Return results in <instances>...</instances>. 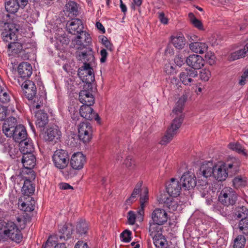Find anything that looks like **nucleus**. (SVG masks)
Segmentation results:
<instances>
[{"mask_svg":"<svg viewBox=\"0 0 248 248\" xmlns=\"http://www.w3.org/2000/svg\"><path fill=\"white\" fill-rule=\"evenodd\" d=\"M77 232L80 235L86 234L88 230L87 223L84 220L79 221L77 225Z\"/></svg>","mask_w":248,"mask_h":248,"instance_id":"obj_38","label":"nucleus"},{"mask_svg":"<svg viewBox=\"0 0 248 248\" xmlns=\"http://www.w3.org/2000/svg\"><path fill=\"white\" fill-rule=\"evenodd\" d=\"M208 186V183L206 181H203L202 184H201V182L199 181L198 182L197 184V188L199 189V190L201 192V196L202 197H205V196L206 195V193L205 192V191H203V192H202V190H204V189L206 188Z\"/></svg>","mask_w":248,"mask_h":248,"instance_id":"obj_53","label":"nucleus"},{"mask_svg":"<svg viewBox=\"0 0 248 248\" xmlns=\"http://www.w3.org/2000/svg\"><path fill=\"white\" fill-rule=\"evenodd\" d=\"M228 147L239 154H242L244 155H247V154L245 151V149L242 147V146L238 142H232L228 144Z\"/></svg>","mask_w":248,"mask_h":248,"instance_id":"obj_41","label":"nucleus"},{"mask_svg":"<svg viewBox=\"0 0 248 248\" xmlns=\"http://www.w3.org/2000/svg\"><path fill=\"white\" fill-rule=\"evenodd\" d=\"M228 237L226 236H224V237L218 238V244L220 243V247L221 248H225L227 245Z\"/></svg>","mask_w":248,"mask_h":248,"instance_id":"obj_58","label":"nucleus"},{"mask_svg":"<svg viewBox=\"0 0 248 248\" xmlns=\"http://www.w3.org/2000/svg\"><path fill=\"white\" fill-rule=\"evenodd\" d=\"M131 231L127 230H124L120 234V237L122 241L125 243L129 242L131 239Z\"/></svg>","mask_w":248,"mask_h":248,"instance_id":"obj_48","label":"nucleus"},{"mask_svg":"<svg viewBox=\"0 0 248 248\" xmlns=\"http://www.w3.org/2000/svg\"><path fill=\"white\" fill-rule=\"evenodd\" d=\"M53 238L51 237H49L46 244L44 245H43L42 248H54V245L52 244Z\"/></svg>","mask_w":248,"mask_h":248,"instance_id":"obj_60","label":"nucleus"},{"mask_svg":"<svg viewBox=\"0 0 248 248\" xmlns=\"http://www.w3.org/2000/svg\"><path fill=\"white\" fill-rule=\"evenodd\" d=\"M124 164L129 170L134 169L136 166L135 161L133 157L130 155L126 157L124 161Z\"/></svg>","mask_w":248,"mask_h":248,"instance_id":"obj_44","label":"nucleus"},{"mask_svg":"<svg viewBox=\"0 0 248 248\" xmlns=\"http://www.w3.org/2000/svg\"><path fill=\"white\" fill-rule=\"evenodd\" d=\"M198 73L197 70L193 69L186 68L184 72L180 73V80L185 85H189L193 81V78L197 77Z\"/></svg>","mask_w":248,"mask_h":248,"instance_id":"obj_22","label":"nucleus"},{"mask_svg":"<svg viewBox=\"0 0 248 248\" xmlns=\"http://www.w3.org/2000/svg\"><path fill=\"white\" fill-rule=\"evenodd\" d=\"M171 43L177 49H182L185 45V39L183 36L171 37Z\"/></svg>","mask_w":248,"mask_h":248,"instance_id":"obj_34","label":"nucleus"},{"mask_svg":"<svg viewBox=\"0 0 248 248\" xmlns=\"http://www.w3.org/2000/svg\"><path fill=\"white\" fill-rule=\"evenodd\" d=\"M239 229L245 235H248V218L241 219L239 224Z\"/></svg>","mask_w":248,"mask_h":248,"instance_id":"obj_45","label":"nucleus"},{"mask_svg":"<svg viewBox=\"0 0 248 248\" xmlns=\"http://www.w3.org/2000/svg\"><path fill=\"white\" fill-rule=\"evenodd\" d=\"M182 185L175 178H171L166 185V190L169 195L176 197L181 193Z\"/></svg>","mask_w":248,"mask_h":248,"instance_id":"obj_20","label":"nucleus"},{"mask_svg":"<svg viewBox=\"0 0 248 248\" xmlns=\"http://www.w3.org/2000/svg\"><path fill=\"white\" fill-rule=\"evenodd\" d=\"M248 215V210L245 206H242L238 207L235 212V217L241 219H246Z\"/></svg>","mask_w":248,"mask_h":248,"instance_id":"obj_40","label":"nucleus"},{"mask_svg":"<svg viewBox=\"0 0 248 248\" xmlns=\"http://www.w3.org/2000/svg\"><path fill=\"white\" fill-rule=\"evenodd\" d=\"M82 82L84 83L83 85V90H81L79 93V101L83 105H93L94 103V98L92 92L93 90L92 83L94 81L88 82L87 81L80 78Z\"/></svg>","mask_w":248,"mask_h":248,"instance_id":"obj_6","label":"nucleus"},{"mask_svg":"<svg viewBox=\"0 0 248 248\" xmlns=\"http://www.w3.org/2000/svg\"><path fill=\"white\" fill-rule=\"evenodd\" d=\"M173 198L171 196H168L167 194H161L158 197V201L160 203L166 204L169 208L170 206V203L172 202Z\"/></svg>","mask_w":248,"mask_h":248,"instance_id":"obj_42","label":"nucleus"},{"mask_svg":"<svg viewBox=\"0 0 248 248\" xmlns=\"http://www.w3.org/2000/svg\"><path fill=\"white\" fill-rule=\"evenodd\" d=\"M189 48L194 52L202 54L206 52L208 46L205 43L195 42L189 45Z\"/></svg>","mask_w":248,"mask_h":248,"instance_id":"obj_31","label":"nucleus"},{"mask_svg":"<svg viewBox=\"0 0 248 248\" xmlns=\"http://www.w3.org/2000/svg\"><path fill=\"white\" fill-rule=\"evenodd\" d=\"M26 177V180L24 181V185L22 187V191L23 193L27 196H30L32 194L34 191V187L32 186L31 181L34 179H31L30 178L31 175Z\"/></svg>","mask_w":248,"mask_h":248,"instance_id":"obj_29","label":"nucleus"},{"mask_svg":"<svg viewBox=\"0 0 248 248\" xmlns=\"http://www.w3.org/2000/svg\"><path fill=\"white\" fill-rule=\"evenodd\" d=\"M233 184L235 186H239L243 185V181L241 178L237 177L233 180Z\"/></svg>","mask_w":248,"mask_h":248,"instance_id":"obj_63","label":"nucleus"},{"mask_svg":"<svg viewBox=\"0 0 248 248\" xmlns=\"http://www.w3.org/2000/svg\"><path fill=\"white\" fill-rule=\"evenodd\" d=\"M236 197V194L231 188L226 187L221 191L218 197V200L222 204L228 206L235 203Z\"/></svg>","mask_w":248,"mask_h":248,"instance_id":"obj_9","label":"nucleus"},{"mask_svg":"<svg viewBox=\"0 0 248 248\" xmlns=\"http://www.w3.org/2000/svg\"><path fill=\"white\" fill-rule=\"evenodd\" d=\"M200 76L201 80L207 81L211 78V73L209 70L203 69L201 71Z\"/></svg>","mask_w":248,"mask_h":248,"instance_id":"obj_47","label":"nucleus"},{"mask_svg":"<svg viewBox=\"0 0 248 248\" xmlns=\"http://www.w3.org/2000/svg\"><path fill=\"white\" fill-rule=\"evenodd\" d=\"M174 62L177 65L181 66L183 64H184L186 60L182 55H178L175 57Z\"/></svg>","mask_w":248,"mask_h":248,"instance_id":"obj_55","label":"nucleus"},{"mask_svg":"<svg viewBox=\"0 0 248 248\" xmlns=\"http://www.w3.org/2000/svg\"><path fill=\"white\" fill-rule=\"evenodd\" d=\"M60 188L61 189L67 190V189H73V186H70L68 183H61L59 184Z\"/></svg>","mask_w":248,"mask_h":248,"instance_id":"obj_64","label":"nucleus"},{"mask_svg":"<svg viewBox=\"0 0 248 248\" xmlns=\"http://www.w3.org/2000/svg\"><path fill=\"white\" fill-rule=\"evenodd\" d=\"M67 10L73 14H76L78 12V7L77 3L73 1H70L66 5Z\"/></svg>","mask_w":248,"mask_h":248,"instance_id":"obj_50","label":"nucleus"},{"mask_svg":"<svg viewBox=\"0 0 248 248\" xmlns=\"http://www.w3.org/2000/svg\"><path fill=\"white\" fill-rule=\"evenodd\" d=\"M164 71L167 74L169 75L173 72L174 68L170 63H168L165 65Z\"/></svg>","mask_w":248,"mask_h":248,"instance_id":"obj_57","label":"nucleus"},{"mask_svg":"<svg viewBox=\"0 0 248 248\" xmlns=\"http://www.w3.org/2000/svg\"><path fill=\"white\" fill-rule=\"evenodd\" d=\"M216 167V165L214 164L212 161L205 162L201 165L198 175L202 176L205 178L208 177L216 178L214 173Z\"/></svg>","mask_w":248,"mask_h":248,"instance_id":"obj_17","label":"nucleus"},{"mask_svg":"<svg viewBox=\"0 0 248 248\" xmlns=\"http://www.w3.org/2000/svg\"><path fill=\"white\" fill-rule=\"evenodd\" d=\"M188 96V93L185 92L182 96L179 98L176 104V106L173 109V112L177 115H180L176 117L172 121L171 125L168 127L165 134L162 138L160 141L161 145H166L169 143L175 136L178 132V129L181 126L184 120V115L182 111L184 109L185 103L186 102Z\"/></svg>","mask_w":248,"mask_h":248,"instance_id":"obj_2","label":"nucleus"},{"mask_svg":"<svg viewBox=\"0 0 248 248\" xmlns=\"http://www.w3.org/2000/svg\"><path fill=\"white\" fill-rule=\"evenodd\" d=\"M5 7L6 11L11 14L17 12L19 8H24L27 4L28 0H5Z\"/></svg>","mask_w":248,"mask_h":248,"instance_id":"obj_15","label":"nucleus"},{"mask_svg":"<svg viewBox=\"0 0 248 248\" xmlns=\"http://www.w3.org/2000/svg\"><path fill=\"white\" fill-rule=\"evenodd\" d=\"M180 181L182 183V187L185 190H189L195 186H197L195 176L191 171L184 173L181 177Z\"/></svg>","mask_w":248,"mask_h":248,"instance_id":"obj_16","label":"nucleus"},{"mask_svg":"<svg viewBox=\"0 0 248 248\" xmlns=\"http://www.w3.org/2000/svg\"><path fill=\"white\" fill-rule=\"evenodd\" d=\"M21 162L24 168L29 170V172L27 173L28 175H31L30 178L35 179V173L32 170L34 167L36 162V158L34 155L32 153L23 154Z\"/></svg>","mask_w":248,"mask_h":248,"instance_id":"obj_11","label":"nucleus"},{"mask_svg":"<svg viewBox=\"0 0 248 248\" xmlns=\"http://www.w3.org/2000/svg\"><path fill=\"white\" fill-rule=\"evenodd\" d=\"M100 55L101 58H100L101 62L103 63L106 62L108 56V52L107 50L103 48L100 51Z\"/></svg>","mask_w":248,"mask_h":248,"instance_id":"obj_61","label":"nucleus"},{"mask_svg":"<svg viewBox=\"0 0 248 248\" xmlns=\"http://www.w3.org/2000/svg\"><path fill=\"white\" fill-rule=\"evenodd\" d=\"M22 88L24 91L25 96L29 100L32 101L31 106V109L39 108L42 104V100L40 98H38L36 95V88L34 83L30 80H26L21 85Z\"/></svg>","mask_w":248,"mask_h":248,"instance_id":"obj_4","label":"nucleus"},{"mask_svg":"<svg viewBox=\"0 0 248 248\" xmlns=\"http://www.w3.org/2000/svg\"><path fill=\"white\" fill-rule=\"evenodd\" d=\"M168 214L165 210L155 208L151 213V219L149 221L157 224L164 225L168 220Z\"/></svg>","mask_w":248,"mask_h":248,"instance_id":"obj_14","label":"nucleus"},{"mask_svg":"<svg viewBox=\"0 0 248 248\" xmlns=\"http://www.w3.org/2000/svg\"><path fill=\"white\" fill-rule=\"evenodd\" d=\"M227 165L228 168L232 169L234 167L237 169L239 166V162L236 158L232 157L231 162L226 164L223 162H218V181H223L226 179L228 174L227 172Z\"/></svg>","mask_w":248,"mask_h":248,"instance_id":"obj_10","label":"nucleus"},{"mask_svg":"<svg viewBox=\"0 0 248 248\" xmlns=\"http://www.w3.org/2000/svg\"><path fill=\"white\" fill-rule=\"evenodd\" d=\"M8 47L11 49L14 53L16 54L20 53L23 48L21 43L15 42V41L13 42L11 41L8 45Z\"/></svg>","mask_w":248,"mask_h":248,"instance_id":"obj_37","label":"nucleus"},{"mask_svg":"<svg viewBox=\"0 0 248 248\" xmlns=\"http://www.w3.org/2000/svg\"><path fill=\"white\" fill-rule=\"evenodd\" d=\"M18 26L16 27L15 25H11L9 31H3L1 33L2 38L4 42L16 41L17 40L16 33L18 31Z\"/></svg>","mask_w":248,"mask_h":248,"instance_id":"obj_25","label":"nucleus"},{"mask_svg":"<svg viewBox=\"0 0 248 248\" xmlns=\"http://www.w3.org/2000/svg\"><path fill=\"white\" fill-rule=\"evenodd\" d=\"M92 105H82L79 109V113L80 116L88 120H94L98 123H100V118L97 113L94 112L93 108H91Z\"/></svg>","mask_w":248,"mask_h":248,"instance_id":"obj_13","label":"nucleus"},{"mask_svg":"<svg viewBox=\"0 0 248 248\" xmlns=\"http://www.w3.org/2000/svg\"><path fill=\"white\" fill-rule=\"evenodd\" d=\"M205 59L210 65H213L216 63V57L211 52H208L205 55Z\"/></svg>","mask_w":248,"mask_h":248,"instance_id":"obj_52","label":"nucleus"},{"mask_svg":"<svg viewBox=\"0 0 248 248\" xmlns=\"http://www.w3.org/2000/svg\"><path fill=\"white\" fill-rule=\"evenodd\" d=\"M7 108L0 105V121L4 120L6 117Z\"/></svg>","mask_w":248,"mask_h":248,"instance_id":"obj_56","label":"nucleus"},{"mask_svg":"<svg viewBox=\"0 0 248 248\" xmlns=\"http://www.w3.org/2000/svg\"><path fill=\"white\" fill-rule=\"evenodd\" d=\"M10 101L9 94L4 91V88L0 85V102L7 103Z\"/></svg>","mask_w":248,"mask_h":248,"instance_id":"obj_46","label":"nucleus"},{"mask_svg":"<svg viewBox=\"0 0 248 248\" xmlns=\"http://www.w3.org/2000/svg\"><path fill=\"white\" fill-rule=\"evenodd\" d=\"M186 64L190 66V69L197 70L201 69L204 64L203 58L197 54L190 55L186 60Z\"/></svg>","mask_w":248,"mask_h":248,"instance_id":"obj_19","label":"nucleus"},{"mask_svg":"<svg viewBox=\"0 0 248 248\" xmlns=\"http://www.w3.org/2000/svg\"><path fill=\"white\" fill-rule=\"evenodd\" d=\"M158 18L162 23L164 24H167L168 23V18L165 16L163 12L158 13Z\"/></svg>","mask_w":248,"mask_h":248,"instance_id":"obj_59","label":"nucleus"},{"mask_svg":"<svg viewBox=\"0 0 248 248\" xmlns=\"http://www.w3.org/2000/svg\"><path fill=\"white\" fill-rule=\"evenodd\" d=\"M36 124L39 127H44L48 122V115L44 110H40L35 113Z\"/></svg>","mask_w":248,"mask_h":248,"instance_id":"obj_28","label":"nucleus"},{"mask_svg":"<svg viewBox=\"0 0 248 248\" xmlns=\"http://www.w3.org/2000/svg\"><path fill=\"white\" fill-rule=\"evenodd\" d=\"M74 231V227L70 223H65L60 228L59 232L61 233L60 236L61 239L66 240L71 238Z\"/></svg>","mask_w":248,"mask_h":248,"instance_id":"obj_27","label":"nucleus"},{"mask_svg":"<svg viewBox=\"0 0 248 248\" xmlns=\"http://www.w3.org/2000/svg\"><path fill=\"white\" fill-rule=\"evenodd\" d=\"M61 135V132L58 127H50L45 132L44 139L46 141L56 142L60 139Z\"/></svg>","mask_w":248,"mask_h":248,"instance_id":"obj_23","label":"nucleus"},{"mask_svg":"<svg viewBox=\"0 0 248 248\" xmlns=\"http://www.w3.org/2000/svg\"><path fill=\"white\" fill-rule=\"evenodd\" d=\"M89 37L90 38V40L88 41V40H84V39H78V36L74 40V42H75L76 45H77L78 47V49H82L83 48H86L89 46V44L91 42V38L90 37V34H89Z\"/></svg>","mask_w":248,"mask_h":248,"instance_id":"obj_39","label":"nucleus"},{"mask_svg":"<svg viewBox=\"0 0 248 248\" xmlns=\"http://www.w3.org/2000/svg\"><path fill=\"white\" fill-rule=\"evenodd\" d=\"M101 43L103 45H104V46L108 50H109L110 51H113V45L109 42L107 37L105 36H102L101 39Z\"/></svg>","mask_w":248,"mask_h":248,"instance_id":"obj_51","label":"nucleus"},{"mask_svg":"<svg viewBox=\"0 0 248 248\" xmlns=\"http://www.w3.org/2000/svg\"><path fill=\"white\" fill-rule=\"evenodd\" d=\"M11 135H12L11 138L17 142H19L27 137L26 129L22 124H18L16 129Z\"/></svg>","mask_w":248,"mask_h":248,"instance_id":"obj_26","label":"nucleus"},{"mask_svg":"<svg viewBox=\"0 0 248 248\" xmlns=\"http://www.w3.org/2000/svg\"><path fill=\"white\" fill-rule=\"evenodd\" d=\"M85 162V156L80 152L74 154L70 160V165L74 170L82 169Z\"/></svg>","mask_w":248,"mask_h":248,"instance_id":"obj_21","label":"nucleus"},{"mask_svg":"<svg viewBox=\"0 0 248 248\" xmlns=\"http://www.w3.org/2000/svg\"><path fill=\"white\" fill-rule=\"evenodd\" d=\"M78 49L76 53L77 59L84 63L78 69V77L85 81L87 80L88 82L94 81V75L91 67L94 63L95 59L92 49L90 47H87Z\"/></svg>","mask_w":248,"mask_h":248,"instance_id":"obj_1","label":"nucleus"},{"mask_svg":"<svg viewBox=\"0 0 248 248\" xmlns=\"http://www.w3.org/2000/svg\"><path fill=\"white\" fill-rule=\"evenodd\" d=\"M216 188L215 189L212 188L209 191H206L208 193V196L206 197L207 198L206 202L208 205H213V209L214 211H216L217 210L216 204L217 202V192L216 191Z\"/></svg>","mask_w":248,"mask_h":248,"instance_id":"obj_30","label":"nucleus"},{"mask_svg":"<svg viewBox=\"0 0 248 248\" xmlns=\"http://www.w3.org/2000/svg\"><path fill=\"white\" fill-rule=\"evenodd\" d=\"M149 200L148 190L146 187L144 189L143 195H140V203L141 209L138 212L139 214L143 216L144 214V208L145 207V203H147Z\"/></svg>","mask_w":248,"mask_h":248,"instance_id":"obj_35","label":"nucleus"},{"mask_svg":"<svg viewBox=\"0 0 248 248\" xmlns=\"http://www.w3.org/2000/svg\"><path fill=\"white\" fill-rule=\"evenodd\" d=\"M55 166L59 169L66 168L69 162V156L67 151L63 149L57 150L52 156Z\"/></svg>","mask_w":248,"mask_h":248,"instance_id":"obj_8","label":"nucleus"},{"mask_svg":"<svg viewBox=\"0 0 248 248\" xmlns=\"http://www.w3.org/2000/svg\"><path fill=\"white\" fill-rule=\"evenodd\" d=\"M74 248H89L87 244L83 241H78L75 245Z\"/></svg>","mask_w":248,"mask_h":248,"instance_id":"obj_62","label":"nucleus"},{"mask_svg":"<svg viewBox=\"0 0 248 248\" xmlns=\"http://www.w3.org/2000/svg\"><path fill=\"white\" fill-rule=\"evenodd\" d=\"M69 33L72 34H78V39H84L90 40L89 33L83 31V25L81 20L76 18L73 20L67 26Z\"/></svg>","mask_w":248,"mask_h":248,"instance_id":"obj_7","label":"nucleus"},{"mask_svg":"<svg viewBox=\"0 0 248 248\" xmlns=\"http://www.w3.org/2000/svg\"><path fill=\"white\" fill-rule=\"evenodd\" d=\"M142 185V182H139L134 188L131 196L127 199L126 202L128 204H130L133 202V201H135L137 196L139 194L141 190V187Z\"/></svg>","mask_w":248,"mask_h":248,"instance_id":"obj_36","label":"nucleus"},{"mask_svg":"<svg viewBox=\"0 0 248 248\" xmlns=\"http://www.w3.org/2000/svg\"><path fill=\"white\" fill-rule=\"evenodd\" d=\"M18 124H17L16 119L14 117H10L4 121L2 125L3 133L7 137H11V135Z\"/></svg>","mask_w":248,"mask_h":248,"instance_id":"obj_18","label":"nucleus"},{"mask_svg":"<svg viewBox=\"0 0 248 248\" xmlns=\"http://www.w3.org/2000/svg\"><path fill=\"white\" fill-rule=\"evenodd\" d=\"M163 225L157 224L155 222H149L148 232L149 235L153 238L155 246L159 247L166 244L167 240L162 234Z\"/></svg>","mask_w":248,"mask_h":248,"instance_id":"obj_5","label":"nucleus"},{"mask_svg":"<svg viewBox=\"0 0 248 248\" xmlns=\"http://www.w3.org/2000/svg\"><path fill=\"white\" fill-rule=\"evenodd\" d=\"M248 55V43L244 46L243 49H239L231 53L229 59L230 61H233Z\"/></svg>","mask_w":248,"mask_h":248,"instance_id":"obj_33","label":"nucleus"},{"mask_svg":"<svg viewBox=\"0 0 248 248\" xmlns=\"http://www.w3.org/2000/svg\"><path fill=\"white\" fill-rule=\"evenodd\" d=\"M19 143V149L23 154L32 153L31 152L33 150L32 142L27 139V137Z\"/></svg>","mask_w":248,"mask_h":248,"instance_id":"obj_32","label":"nucleus"},{"mask_svg":"<svg viewBox=\"0 0 248 248\" xmlns=\"http://www.w3.org/2000/svg\"><path fill=\"white\" fill-rule=\"evenodd\" d=\"M246 243V239L243 235H238L234 241V248H244Z\"/></svg>","mask_w":248,"mask_h":248,"instance_id":"obj_43","label":"nucleus"},{"mask_svg":"<svg viewBox=\"0 0 248 248\" xmlns=\"http://www.w3.org/2000/svg\"><path fill=\"white\" fill-rule=\"evenodd\" d=\"M78 136L83 142H88L92 139L93 129L91 124L88 122L80 123L78 126Z\"/></svg>","mask_w":248,"mask_h":248,"instance_id":"obj_12","label":"nucleus"},{"mask_svg":"<svg viewBox=\"0 0 248 248\" xmlns=\"http://www.w3.org/2000/svg\"><path fill=\"white\" fill-rule=\"evenodd\" d=\"M0 242L5 241L7 238L19 244L23 239L22 233L17 225L13 221L0 222Z\"/></svg>","mask_w":248,"mask_h":248,"instance_id":"obj_3","label":"nucleus"},{"mask_svg":"<svg viewBox=\"0 0 248 248\" xmlns=\"http://www.w3.org/2000/svg\"><path fill=\"white\" fill-rule=\"evenodd\" d=\"M17 71L21 78L26 79L29 78L32 74V66L28 62H23L19 64Z\"/></svg>","mask_w":248,"mask_h":248,"instance_id":"obj_24","label":"nucleus"},{"mask_svg":"<svg viewBox=\"0 0 248 248\" xmlns=\"http://www.w3.org/2000/svg\"><path fill=\"white\" fill-rule=\"evenodd\" d=\"M189 16L191 18V21L194 27H195L196 28H198L199 30L203 29V26L202 23L199 20L196 18L194 16L193 14L189 13Z\"/></svg>","mask_w":248,"mask_h":248,"instance_id":"obj_49","label":"nucleus"},{"mask_svg":"<svg viewBox=\"0 0 248 248\" xmlns=\"http://www.w3.org/2000/svg\"><path fill=\"white\" fill-rule=\"evenodd\" d=\"M136 215L133 211H130L128 212L127 220L129 224L134 225L136 221Z\"/></svg>","mask_w":248,"mask_h":248,"instance_id":"obj_54","label":"nucleus"}]
</instances>
